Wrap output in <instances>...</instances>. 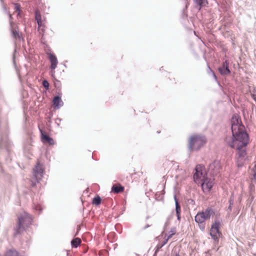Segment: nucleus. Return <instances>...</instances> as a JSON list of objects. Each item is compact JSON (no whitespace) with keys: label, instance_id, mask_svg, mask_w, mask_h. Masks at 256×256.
Instances as JSON below:
<instances>
[{"label":"nucleus","instance_id":"25","mask_svg":"<svg viewBox=\"0 0 256 256\" xmlns=\"http://www.w3.org/2000/svg\"><path fill=\"white\" fill-rule=\"evenodd\" d=\"M174 235L172 234H170L168 236V238L166 239H168V240L169 239H170Z\"/></svg>","mask_w":256,"mask_h":256},{"label":"nucleus","instance_id":"26","mask_svg":"<svg viewBox=\"0 0 256 256\" xmlns=\"http://www.w3.org/2000/svg\"><path fill=\"white\" fill-rule=\"evenodd\" d=\"M160 246H161V245H158V246H157L158 248H160Z\"/></svg>","mask_w":256,"mask_h":256},{"label":"nucleus","instance_id":"17","mask_svg":"<svg viewBox=\"0 0 256 256\" xmlns=\"http://www.w3.org/2000/svg\"><path fill=\"white\" fill-rule=\"evenodd\" d=\"M81 240L78 238H76L74 239H73L71 242V244L72 247L74 248H77L80 244H81Z\"/></svg>","mask_w":256,"mask_h":256},{"label":"nucleus","instance_id":"10","mask_svg":"<svg viewBox=\"0 0 256 256\" xmlns=\"http://www.w3.org/2000/svg\"><path fill=\"white\" fill-rule=\"evenodd\" d=\"M44 172V169L42 166L40 164L39 161L37 162L34 168V174L36 178L42 176V174Z\"/></svg>","mask_w":256,"mask_h":256},{"label":"nucleus","instance_id":"2","mask_svg":"<svg viewBox=\"0 0 256 256\" xmlns=\"http://www.w3.org/2000/svg\"><path fill=\"white\" fill-rule=\"evenodd\" d=\"M206 136L200 134H194L188 138V148L190 151L199 150L206 143Z\"/></svg>","mask_w":256,"mask_h":256},{"label":"nucleus","instance_id":"11","mask_svg":"<svg viewBox=\"0 0 256 256\" xmlns=\"http://www.w3.org/2000/svg\"><path fill=\"white\" fill-rule=\"evenodd\" d=\"M48 58L50 62V68L52 70H54L57 66L58 61L56 57L52 54H48ZM54 73V71L53 72V74Z\"/></svg>","mask_w":256,"mask_h":256},{"label":"nucleus","instance_id":"14","mask_svg":"<svg viewBox=\"0 0 256 256\" xmlns=\"http://www.w3.org/2000/svg\"><path fill=\"white\" fill-rule=\"evenodd\" d=\"M124 187L120 184H114L112 188V192L115 194H118L124 192Z\"/></svg>","mask_w":256,"mask_h":256},{"label":"nucleus","instance_id":"18","mask_svg":"<svg viewBox=\"0 0 256 256\" xmlns=\"http://www.w3.org/2000/svg\"><path fill=\"white\" fill-rule=\"evenodd\" d=\"M101 202V198L99 196L94 197L92 200V204L98 206Z\"/></svg>","mask_w":256,"mask_h":256},{"label":"nucleus","instance_id":"6","mask_svg":"<svg viewBox=\"0 0 256 256\" xmlns=\"http://www.w3.org/2000/svg\"><path fill=\"white\" fill-rule=\"evenodd\" d=\"M212 213V210L210 208L198 212L195 216V221L198 224H203L206 220L210 218Z\"/></svg>","mask_w":256,"mask_h":256},{"label":"nucleus","instance_id":"1","mask_svg":"<svg viewBox=\"0 0 256 256\" xmlns=\"http://www.w3.org/2000/svg\"><path fill=\"white\" fill-rule=\"evenodd\" d=\"M232 136H227L225 138L226 144L230 147L238 150L240 158H244L246 154V146L248 143L249 138L245 128L242 124L240 116L234 114L232 118Z\"/></svg>","mask_w":256,"mask_h":256},{"label":"nucleus","instance_id":"27","mask_svg":"<svg viewBox=\"0 0 256 256\" xmlns=\"http://www.w3.org/2000/svg\"><path fill=\"white\" fill-rule=\"evenodd\" d=\"M180 256L179 254H176L175 256Z\"/></svg>","mask_w":256,"mask_h":256},{"label":"nucleus","instance_id":"24","mask_svg":"<svg viewBox=\"0 0 256 256\" xmlns=\"http://www.w3.org/2000/svg\"><path fill=\"white\" fill-rule=\"evenodd\" d=\"M168 239H166V240L164 242V243L160 246V248H162L164 245H165L168 242Z\"/></svg>","mask_w":256,"mask_h":256},{"label":"nucleus","instance_id":"3","mask_svg":"<svg viewBox=\"0 0 256 256\" xmlns=\"http://www.w3.org/2000/svg\"><path fill=\"white\" fill-rule=\"evenodd\" d=\"M32 222L31 216L26 212H24L18 217V222L16 226V233L20 234L24 230L26 227L30 224Z\"/></svg>","mask_w":256,"mask_h":256},{"label":"nucleus","instance_id":"22","mask_svg":"<svg viewBox=\"0 0 256 256\" xmlns=\"http://www.w3.org/2000/svg\"><path fill=\"white\" fill-rule=\"evenodd\" d=\"M219 70H220L221 73L223 74H226L230 73V71L229 69L228 68V66L226 67V70H224V72H222V71L220 68Z\"/></svg>","mask_w":256,"mask_h":256},{"label":"nucleus","instance_id":"21","mask_svg":"<svg viewBox=\"0 0 256 256\" xmlns=\"http://www.w3.org/2000/svg\"><path fill=\"white\" fill-rule=\"evenodd\" d=\"M252 171L253 172L252 175H253L254 179L256 182V164H255L254 168H252Z\"/></svg>","mask_w":256,"mask_h":256},{"label":"nucleus","instance_id":"28","mask_svg":"<svg viewBox=\"0 0 256 256\" xmlns=\"http://www.w3.org/2000/svg\"><path fill=\"white\" fill-rule=\"evenodd\" d=\"M10 18H12V15H11V14H10Z\"/></svg>","mask_w":256,"mask_h":256},{"label":"nucleus","instance_id":"5","mask_svg":"<svg viewBox=\"0 0 256 256\" xmlns=\"http://www.w3.org/2000/svg\"><path fill=\"white\" fill-rule=\"evenodd\" d=\"M221 226V220H216L212 225L210 230V234L212 238L217 243L218 242L219 238L221 236L220 228Z\"/></svg>","mask_w":256,"mask_h":256},{"label":"nucleus","instance_id":"4","mask_svg":"<svg viewBox=\"0 0 256 256\" xmlns=\"http://www.w3.org/2000/svg\"><path fill=\"white\" fill-rule=\"evenodd\" d=\"M195 170L196 172L194 174V180L196 184H199L206 177V172L204 166L200 164L197 165Z\"/></svg>","mask_w":256,"mask_h":256},{"label":"nucleus","instance_id":"19","mask_svg":"<svg viewBox=\"0 0 256 256\" xmlns=\"http://www.w3.org/2000/svg\"><path fill=\"white\" fill-rule=\"evenodd\" d=\"M14 8L15 12H17L18 16L20 15V6L18 4H14Z\"/></svg>","mask_w":256,"mask_h":256},{"label":"nucleus","instance_id":"13","mask_svg":"<svg viewBox=\"0 0 256 256\" xmlns=\"http://www.w3.org/2000/svg\"><path fill=\"white\" fill-rule=\"evenodd\" d=\"M53 105L54 108H59L60 106H63V102L59 96H55L52 100Z\"/></svg>","mask_w":256,"mask_h":256},{"label":"nucleus","instance_id":"23","mask_svg":"<svg viewBox=\"0 0 256 256\" xmlns=\"http://www.w3.org/2000/svg\"><path fill=\"white\" fill-rule=\"evenodd\" d=\"M176 232V228H171L170 232L173 235H174Z\"/></svg>","mask_w":256,"mask_h":256},{"label":"nucleus","instance_id":"8","mask_svg":"<svg viewBox=\"0 0 256 256\" xmlns=\"http://www.w3.org/2000/svg\"><path fill=\"white\" fill-rule=\"evenodd\" d=\"M35 18L38 24V28L42 32H44L45 31V25L44 20H42V16L40 12L36 10L35 12Z\"/></svg>","mask_w":256,"mask_h":256},{"label":"nucleus","instance_id":"20","mask_svg":"<svg viewBox=\"0 0 256 256\" xmlns=\"http://www.w3.org/2000/svg\"><path fill=\"white\" fill-rule=\"evenodd\" d=\"M42 86L46 89L48 90L49 88V83L46 80H44L42 82Z\"/></svg>","mask_w":256,"mask_h":256},{"label":"nucleus","instance_id":"7","mask_svg":"<svg viewBox=\"0 0 256 256\" xmlns=\"http://www.w3.org/2000/svg\"><path fill=\"white\" fill-rule=\"evenodd\" d=\"M199 184H201L202 188L204 192H209L213 186L214 181L213 180L206 177L204 180Z\"/></svg>","mask_w":256,"mask_h":256},{"label":"nucleus","instance_id":"15","mask_svg":"<svg viewBox=\"0 0 256 256\" xmlns=\"http://www.w3.org/2000/svg\"><path fill=\"white\" fill-rule=\"evenodd\" d=\"M174 201L176 202V211L178 219V220H180V212H181L180 206L178 202V200L176 198V195L174 196Z\"/></svg>","mask_w":256,"mask_h":256},{"label":"nucleus","instance_id":"16","mask_svg":"<svg viewBox=\"0 0 256 256\" xmlns=\"http://www.w3.org/2000/svg\"><path fill=\"white\" fill-rule=\"evenodd\" d=\"M194 3L198 6L200 10L202 7L205 6L208 4L207 0H194Z\"/></svg>","mask_w":256,"mask_h":256},{"label":"nucleus","instance_id":"9","mask_svg":"<svg viewBox=\"0 0 256 256\" xmlns=\"http://www.w3.org/2000/svg\"><path fill=\"white\" fill-rule=\"evenodd\" d=\"M10 26L12 36L16 40H20L22 38V34L20 32L18 28L14 26L12 22H10Z\"/></svg>","mask_w":256,"mask_h":256},{"label":"nucleus","instance_id":"12","mask_svg":"<svg viewBox=\"0 0 256 256\" xmlns=\"http://www.w3.org/2000/svg\"><path fill=\"white\" fill-rule=\"evenodd\" d=\"M40 132L42 134V140L43 142H48L50 145L54 144V142L52 138L44 134L42 130H40Z\"/></svg>","mask_w":256,"mask_h":256}]
</instances>
